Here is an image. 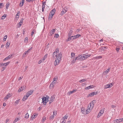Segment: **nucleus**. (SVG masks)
<instances>
[{
    "label": "nucleus",
    "mask_w": 123,
    "mask_h": 123,
    "mask_svg": "<svg viewBox=\"0 0 123 123\" xmlns=\"http://www.w3.org/2000/svg\"><path fill=\"white\" fill-rule=\"evenodd\" d=\"M59 52V50L58 48H56L54 52L55 54V56L56 57L55 61L54 63L55 66L58 65L61 60V58L62 56V53L60 52L58 54H57V53H58Z\"/></svg>",
    "instance_id": "1"
},
{
    "label": "nucleus",
    "mask_w": 123,
    "mask_h": 123,
    "mask_svg": "<svg viewBox=\"0 0 123 123\" xmlns=\"http://www.w3.org/2000/svg\"><path fill=\"white\" fill-rule=\"evenodd\" d=\"M95 102L96 101L95 100H93L88 105L86 111V112L87 114L89 113L91 111L94 106V103H95Z\"/></svg>",
    "instance_id": "2"
},
{
    "label": "nucleus",
    "mask_w": 123,
    "mask_h": 123,
    "mask_svg": "<svg viewBox=\"0 0 123 123\" xmlns=\"http://www.w3.org/2000/svg\"><path fill=\"white\" fill-rule=\"evenodd\" d=\"M91 56V55L90 54L86 55L84 54L79 55L77 56V57L79 60H83L86 59L87 58L90 57Z\"/></svg>",
    "instance_id": "3"
},
{
    "label": "nucleus",
    "mask_w": 123,
    "mask_h": 123,
    "mask_svg": "<svg viewBox=\"0 0 123 123\" xmlns=\"http://www.w3.org/2000/svg\"><path fill=\"white\" fill-rule=\"evenodd\" d=\"M48 98H47L45 97H43L42 98V103H43L44 105H46V104L48 102Z\"/></svg>",
    "instance_id": "4"
},
{
    "label": "nucleus",
    "mask_w": 123,
    "mask_h": 123,
    "mask_svg": "<svg viewBox=\"0 0 123 123\" xmlns=\"http://www.w3.org/2000/svg\"><path fill=\"white\" fill-rule=\"evenodd\" d=\"M105 109L104 108L103 109H101L99 113L97 116V118H98L103 114L105 111Z\"/></svg>",
    "instance_id": "5"
},
{
    "label": "nucleus",
    "mask_w": 123,
    "mask_h": 123,
    "mask_svg": "<svg viewBox=\"0 0 123 123\" xmlns=\"http://www.w3.org/2000/svg\"><path fill=\"white\" fill-rule=\"evenodd\" d=\"M55 11L56 10L55 9H53L51 11L49 14L50 15H51L53 16V15L55 13Z\"/></svg>",
    "instance_id": "6"
},
{
    "label": "nucleus",
    "mask_w": 123,
    "mask_h": 123,
    "mask_svg": "<svg viewBox=\"0 0 123 123\" xmlns=\"http://www.w3.org/2000/svg\"><path fill=\"white\" fill-rule=\"evenodd\" d=\"M56 31V29H53L50 31L49 32L50 35L51 36L54 34Z\"/></svg>",
    "instance_id": "7"
},
{
    "label": "nucleus",
    "mask_w": 123,
    "mask_h": 123,
    "mask_svg": "<svg viewBox=\"0 0 123 123\" xmlns=\"http://www.w3.org/2000/svg\"><path fill=\"white\" fill-rule=\"evenodd\" d=\"M77 90L75 89L72 91L68 92L67 93V94L68 95H70V94L74 92L75 91H76Z\"/></svg>",
    "instance_id": "8"
},
{
    "label": "nucleus",
    "mask_w": 123,
    "mask_h": 123,
    "mask_svg": "<svg viewBox=\"0 0 123 123\" xmlns=\"http://www.w3.org/2000/svg\"><path fill=\"white\" fill-rule=\"evenodd\" d=\"M33 91L32 90H31L30 91L28 92L26 94V95L29 97V96L31 95L33 93Z\"/></svg>",
    "instance_id": "9"
},
{
    "label": "nucleus",
    "mask_w": 123,
    "mask_h": 123,
    "mask_svg": "<svg viewBox=\"0 0 123 123\" xmlns=\"http://www.w3.org/2000/svg\"><path fill=\"white\" fill-rule=\"evenodd\" d=\"M25 89V87H24V86H21L20 88L18 90V92H20L21 91H23L24 89Z\"/></svg>",
    "instance_id": "10"
},
{
    "label": "nucleus",
    "mask_w": 123,
    "mask_h": 123,
    "mask_svg": "<svg viewBox=\"0 0 123 123\" xmlns=\"http://www.w3.org/2000/svg\"><path fill=\"white\" fill-rule=\"evenodd\" d=\"M38 114L37 113H35L32 115L31 117L32 119H34L37 116Z\"/></svg>",
    "instance_id": "11"
},
{
    "label": "nucleus",
    "mask_w": 123,
    "mask_h": 123,
    "mask_svg": "<svg viewBox=\"0 0 123 123\" xmlns=\"http://www.w3.org/2000/svg\"><path fill=\"white\" fill-rule=\"evenodd\" d=\"M94 86L93 85H91L88 87H86L85 88V90H88L91 88H93L94 87Z\"/></svg>",
    "instance_id": "12"
},
{
    "label": "nucleus",
    "mask_w": 123,
    "mask_h": 123,
    "mask_svg": "<svg viewBox=\"0 0 123 123\" xmlns=\"http://www.w3.org/2000/svg\"><path fill=\"white\" fill-rule=\"evenodd\" d=\"M12 56V55L11 54V55H9L6 58H5L4 60V61H5L6 60H8L9 59L11 58Z\"/></svg>",
    "instance_id": "13"
},
{
    "label": "nucleus",
    "mask_w": 123,
    "mask_h": 123,
    "mask_svg": "<svg viewBox=\"0 0 123 123\" xmlns=\"http://www.w3.org/2000/svg\"><path fill=\"white\" fill-rule=\"evenodd\" d=\"M81 36V35L79 34H78L76 35L73 36L74 38H72V39H76L79 37H80Z\"/></svg>",
    "instance_id": "14"
},
{
    "label": "nucleus",
    "mask_w": 123,
    "mask_h": 123,
    "mask_svg": "<svg viewBox=\"0 0 123 123\" xmlns=\"http://www.w3.org/2000/svg\"><path fill=\"white\" fill-rule=\"evenodd\" d=\"M10 94L8 93L7 94V95L5 96V97L4 98V100H6L7 99L9 98L10 97Z\"/></svg>",
    "instance_id": "15"
},
{
    "label": "nucleus",
    "mask_w": 123,
    "mask_h": 123,
    "mask_svg": "<svg viewBox=\"0 0 123 123\" xmlns=\"http://www.w3.org/2000/svg\"><path fill=\"white\" fill-rule=\"evenodd\" d=\"M29 97L26 95H24L22 99V100L23 101H24L26 100Z\"/></svg>",
    "instance_id": "16"
},
{
    "label": "nucleus",
    "mask_w": 123,
    "mask_h": 123,
    "mask_svg": "<svg viewBox=\"0 0 123 123\" xmlns=\"http://www.w3.org/2000/svg\"><path fill=\"white\" fill-rule=\"evenodd\" d=\"M111 69V68H109L106 70L104 72V73L105 74H107L109 72H110Z\"/></svg>",
    "instance_id": "17"
},
{
    "label": "nucleus",
    "mask_w": 123,
    "mask_h": 123,
    "mask_svg": "<svg viewBox=\"0 0 123 123\" xmlns=\"http://www.w3.org/2000/svg\"><path fill=\"white\" fill-rule=\"evenodd\" d=\"M110 84H108L106 85H105L104 87V89H107V88H110Z\"/></svg>",
    "instance_id": "18"
},
{
    "label": "nucleus",
    "mask_w": 123,
    "mask_h": 123,
    "mask_svg": "<svg viewBox=\"0 0 123 123\" xmlns=\"http://www.w3.org/2000/svg\"><path fill=\"white\" fill-rule=\"evenodd\" d=\"M79 60L78 58V57H76L75 59H73V60H72V61L71 62V63H74L75 62H76V60Z\"/></svg>",
    "instance_id": "19"
},
{
    "label": "nucleus",
    "mask_w": 123,
    "mask_h": 123,
    "mask_svg": "<svg viewBox=\"0 0 123 123\" xmlns=\"http://www.w3.org/2000/svg\"><path fill=\"white\" fill-rule=\"evenodd\" d=\"M24 3V0H22L21 2H20L19 3V6L21 7L23 5Z\"/></svg>",
    "instance_id": "20"
},
{
    "label": "nucleus",
    "mask_w": 123,
    "mask_h": 123,
    "mask_svg": "<svg viewBox=\"0 0 123 123\" xmlns=\"http://www.w3.org/2000/svg\"><path fill=\"white\" fill-rule=\"evenodd\" d=\"M67 11V10H65L64 9H63L61 12V15H62L63 14L65 13Z\"/></svg>",
    "instance_id": "21"
},
{
    "label": "nucleus",
    "mask_w": 123,
    "mask_h": 123,
    "mask_svg": "<svg viewBox=\"0 0 123 123\" xmlns=\"http://www.w3.org/2000/svg\"><path fill=\"white\" fill-rule=\"evenodd\" d=\"M75 53H74L72 52L71 54V58L72 59H74V58L75 56Z\"/></svg>",
    "instance_id": "22"
},
{
    "label": "nucleus",
    "mask_w": 123,
    "mask_h": 123,
    "mask_svg": "<svg viewBox=\"0 0 123 123\" xmlns=\"http://www.w3.org/2000/svg\"><path fill=\"white\" fill-rule=\"evenodd\" d=\"M10 62H7L6 63H2V64H3V65H2V66H7L10 63Z\"/></svg>",
    "instance_id": "23"
},
{
    "label": "nucleus",
    "mask_w": 123,
    "mask_h": 123,
    "mask_svg": "<svg viewBox=\"0 0 123 123\" xmlns=\"http://www.w3.org/2000/svg\"><path fill=\"white\" fill-rule=\"evenodd\" d=\"M55 85V84H53L52 83H51L49 86V88L50 89L52 88H54V86Z\"/></svg>",
    "instance_id": "24"
},
{
    "label": "nucleus",
    "mask_w": 123,
    "mask_h": 123,
    "mask_svg": "<svg viewBox=\"0 0 123 123\" xmlns=\"http://www.w3.org/2000/svg\"><path fill=\"white\" fill-rule=\"evenodd\" d=\"M94 95V92H92L89 95H88L87 96L88 97H89L90 96L92 97Z\"/></svg>",
    "instance_id": "25"
},
{
    "label": "nucleus",
    "mask_w": 123,
    "mask_h": 123,
    "mask_svg": "<svg viewBox=\"0 0 123 123\" xmlns=\"http://www.w3.org/2000/svg\"><path fill=\"white\" fill-rule=\"evenodd\" d=\"M10 5V3L9 2L7 3L6 5V9H7L9 7Z\"/></svg>",
    "instance_id": "26"
},
{
    "label": "nucleus",
    "mask_w": 123,
    "mask_h": 123,
    "mask_svg": "<svg viewBox=\"0 0 123 123\" xmlns=\"http://www.w3.org/2000/svg\"><path fill=\"white\" fill-rule=\"evenodd\" d=\"M20 118H16L15 120L13 121V123H14L17 122V121L20 120Z\"/></svg>",
    "instance_id": "27"
},
{
    "label": "nucleus",
    "mask_w": 123,
    "mask_h": 123,
    "mask_svg": "<svg viewBox=\"0 0 123 123\" xmlns=\"http://www.w3.org/2000/svg\"><path fill=\"white\" fill-rule=\"evenodd\" d=\"M29 115L28 113H26L25 115V118L26 119H27L29 117Z\"/></svg>",
    "instance_id": "28"
},
{
    "label": "nucleus",
    "mask_w": 123,
    "mask_h": 123,
    "mask_svg": "<svg viewBox=\"0 0 123 123\" xmlns=\"http://www.w3.org/2000/svg\"><path fill=\"white\" fill-rule=\"evenodd\" d=\"M44 59H41L38 62V63L39 64H40L42 62H43L44 61Z\"/></svg>",
    "instance_id": "29"
},
{
    "label": "nucleus",
    "mask_w": 123,
    "mask_h": 123,
    "mask_svg": "<svg viewBox=\"0 0 123 123\" xmlns=\"http://www.w3.org/2000/svg\"><path fill=\"white\" fill-rule=\"evenodd\" d=\"M7 15L4 14L1 17V19L2 20L4 19L5 18L7 17Z\"/></svg>",
    "instance_id": "30"
},
{
    "label": "nucleus",
    "mask_w": 123,
    "mask_h": 123,
    "mask_svg": "<svg viewBox=\"0 0 123 123\" xmlns=\"http://www.w3.org/2000/svg\"><path fill=\"white\" fill-rule=\"evenodd\" d=\"M24 20V19L23 18H22L20 22L19 23V24L20 26L21 25H22L23 21Z\"/></svg>",
    "instance_id": "31"
},
{
    "label": "nucleus",
    "mask_w": 123,
    "mask_h": 123,
    "mask_svg": "<svg viewBox=\"0 0 123 123\" xmlns=\"http://www.w3.org/2000/svg\"><path fill=\"white\" fill-rule=\"evenodd\" d=\"M72 33H73V31L71 30L70 31H69V32L68 33V37H70L72 35Z\"/></svg>",
    "instance_id": "32"
},
{
    "label": "nucleus",
    "mask_w": 123,
    "mask_h": 123,
    "mask_svg": "<svg viewBox=\"0 0 123 123\" xmlns=\"http://www.w3.org/2000/svg\"><path fill=\"white\" fill-rule=\"evenodd\" d=\"M53 17V16H52L51 15H50V14H49V15L48 17V20L49 21L51 19H52V18Z\"/></svg>",
    "instance_id": "33"
},
{
    "label": "nucleus",
    "mask_w": 123,
    "mask_h": 123,
    "mask_svg": "<svg viewBox=\"0 0 123 123\" xmlns=\"http://www.w3.org/2000/svg\"><path fill=\"white\" fill-rule=\"evenodd\" d=\"M102 57L101 56H98L95 57V58L97 59H99L102 58Z\"/></svg>",
    "instance_id": "34"
},
{
    "label": "nucleus",
    "mask_w": 123,
    "mask_h": 123,
    "mask_svg": "<svg viewBox=\"0 0 123 123\" xmlns=\"http://www.w3.org/2000/svg\"><path fill=\"white\" fill-rule=\"evenodd\" d=\"M46 119V117H43L42 118V123H43L45 120Z\"/></svg>",
    "instance_id": "35"
},
{
    "label": "nucleus",
    "mask_w": 123,
    "mask_h": 123,
    "mask_svg": "<svg viewBox=\"0 0 123 123\" xmlns=\"http://www.w3.org/2000/svg\"><path fill=\"white\" fill-rule=\"evenodd\" d=\"M55 98L54 96H52L50 99V100L53 102L54 101V99Z\"/></svg>",
    "instance_id": "36"
},
{
    "label": "nucleus",
    "mask_w": 123,
    "mask_h": 123,
    "mask_svg": "<svg viewBox=\"0 0 123 123\" xmlns=\"http://www.w3.org/2000/svg\"><path fill=\"white\" fill-rule=\"evenodd\" d=\"M85 108L83 107H82L81 109V111L83 113H84L85 112Z\"/></svg>",
    "instance_id": "37"
},
{
    "label": "nucleus",
    "mask_w": 123,
    "mask_h": 123,
    "mask_svg": "<svg viewBox=\"0 0 123 123\" xmlns=\"http://www.w3.org/2000/svg\"><path fill=\"white\" fill-rule=\"evenodd\" d=\"M59 35L58 34H55L54 36V37L57 38L59 37Z\"/></svg>",
    "instance_id": "38"
},
{
    "label": "nucleus",
    "mask_w": 123,
    "mask_h": 123,
    "mask_svg": "<svg viewBox=\"0 0 123 123\" xmlns=\"http://www.w3.org/2000/svg\"><path fill=\"white\" fill-rule=\"evenodd\" d=\"M19 16H17L16 15L15 16V17L14 18V19L15 20H16L17 21L18 20V18H19Z\"/></svg>",
    "instance_id": "39"
},
{
    "label": "nucleus",
    "mask_w": 123,
    "mask_h": 123,
    "mask_svg": "<svg viewBox=\"0 0 123 123\" xmlns=\"http://www.w3.org/2000/svg\"><path fill=\"white\" fill-rule=\"evenodd\" d=\"M29 52L27 50L25 51L23 54V56H24L25 55L28 54Z\"/></svg>",
    "instance_id": "40"
},
{
    "label": "nucleus",
    "mask_w": 123,
    "mask_h": 123,
    "mask_svg": "<svg viewBox=\"0 0 123 123\" xmlns=\"http://www.w3.org/2000/svg\"><path fill=\"white\" fill-rule=\"evenodd\" d=\"M48 55V54H46L45 55H44V57L42 59H44V60L46 59L47 58V56Z\"/></svg>",
    "instance_id": "41"
},
{
    "label": "nucleus",
    "mask_w": 123,
    "mask_h": 123,
    "mask_svg": "<svg viewBox=\"0 0 123 123\" xmlns=\"http://www.w3.org/2000/svg\"><path fill=\"white\" fill-rule=\"evenodd\" d=\"M10 43L9 41L7 42L6 44V46H7V47H9L10 45Z\"/></svg>",
    "instance_id": "42"
},
{
    "label": "nucleus",
    "mask_w": 123,
    "mask_h": 123,
    "mask_svg": "<svg viewBox=\"0 0 123 123\" xmlns=\"http://www.w3.org/2000/svg\"><path fill=\"white\" fill-rule=\"evenodd\" d=\"M7 37V35H6L5 36H4L3 38V40L4 41H6Z\"/></svg>",
    "instance_id": "43"
},
{
    "label": "nucleus",
    "mask_w": 123,
    "mask_h": 123,
    "mask_svg": "<svg viewBox=\"0 0 123 123\" xmlns=\"http://www.w3.org/2000/svg\"><path fill=\"white\" fill-rule=\"evenodd\" d=\"M86 80V79H82L79 80V82L80 83H82V82L85 81Z\"/></svg>",
    "instance_id": "44"
},
{
    "label": "nucleus",
    "mask_w": 123,
    "mask_h": 123,
    "mask_svg": "<svg viewBox=\"0 0 123 123\" xmlns=\"http://www.w3.org/2000/svg\"><path fill=\"white\" fill-rule=\"evenodd\" d=\"M28 38L27 37H26L25 38L24 42H25L27 43L28 42Z\"/></svg>",
    "instance_id": "45"
},
{
    "label": "nucleus",
    "mask_w": 123,
    "mask_h": 123,
    "mask_svg": "<svg viewBox=\"0 0 123 123\" xmlns=\"http://www.w3.org/2000/svg\"><path fill=\"white\" fill-rule=\"evenodd\" d=\"M45 6H42V11L43 12L44 11V8H45Z\"/></svg>",
    "instance_id": "46"
},
{
    "label": "nucleus",
    "mask_w": 123,
    "mask_h": 123,
    "mask_svg": "<svg viewBox=\"0 0 123 123\" xmlns=\"http://www.w3.org/2000/svg\"><path fill=\"white\" fill-rule=\"evenodd\" d=\"M71 39H72V38H71V37H70H70H68V39L67 40V41H70Z\"/></svg>",
    "instance_id": "47"
},
{
    "label": "nucleus",
    "mask_w": 123,
    "mask_h": 123,
    "mask_svg": "<svg viewBox=\"0 0 123 123\" xmlns=\"http://www.w3.org/2000/svg\"><path fill=\"white\" fill-rule=\"evenodd\" d=\"M20 99H19L18 100H17L15 101V103L17 104H18L19 102V101Z\"/></svg>",
    "instance_id": "48"
},
{
    "label": "nucleus",
    "mask_w": 123,
    "mask_h": 123,
    "mask_svg": "<svg viewBox=\"0 0 123 123\" xmlns=\"http://www.w3.org/2000/svg\"><path fill=\"white\" fill-rule=\"evenodd\" d=\"M68 116H67V115H66L63 117L65 119H67L68 118Z\"/></svg>",
    "instance_id": "49"
},
{
    "label": "nucleus",
    "mask_w": 123,
    "mask_h": 123,
    "mask_svg": "<svg viewBox=\"0 0 123 123\" xmlns=\"http://www.w3.org/2000/svg\"><path fill=\"white\" fill-rule=\"evenodd\" d=\"M20 13V12L19 11H18L17 12V13L16 15L19 17Z\"/></svg>",
    "instance_id": "50"
},
{
    "label": "nucleus",
    "mask_w": 123,
    "mask_h": 123,
    "mask_svg": "<svg viewBox=\"0 0 123 123\" xmlns=\"http://www.w3.org/2000/svg\"><path fill=\"white\" fill-rule=\"evenodd\" d=\"M36 32V31L34 29H33L32 30V32H31V33L32 34H33L35 32Z\"/></svg>",
    "instance_id": "51"
},
{
    "label": "nucleus",
    "mask_w": 123,
    "mask_h": 123,
    "mask_svg": "<svg viewBox=\"0 0 123 123\" xmlns=\"http://www.w3.org/2000/svg\"><path fill=\"white\" fill-rule=\"evenodd\" d=\"M57 77H56V78H54L53 79V81H57Z\"/></svg>",
    "instance_id": "52"
},
{
    "label": "nucleus",
    "mask_w": 123,
    "mask_h": 123,
    "mask_svg": "<svg viewBox=\"0 0 123 123\" xmlns=\"http://www.w3.org/2000/svg\"><path fill=\"white\" fill-rule=\"evenodd\" d=\"M54 117V114L51 115L50 117V119H53Z\"/></svg>",
    "instance_id": "53"
},
{
    "label": "nucleus",
    "mask_w": 123,
    "mask_h": 123,
    "mask_svg": "<svg viewBox=\"0 0 123 123\" xmlns=\"http://www.w3.org/2000/svg\"><path fill=\"white\" fill-rule=\"evenodd\" d=\"M118 119L119 120V122H118L120 123L123 122L122 118L119 119Z\"/></svg>",
    "instance_id": "54"
},
{
    "label": "nucleus",
    "mask_w": 123,
    "mask_h": 123,
    "mask_svg": "<svg viewBox=\"0 0 123 123\" xmlns=\"http://www.w3.org/2000/svg\"><path fill=\"white\" fill-rule=\"evenodd\" d=\"M3 6V4L2 3H0V8H2V6Z\"/></svg>",
    "instance_id": "55"
},
{
    "label": "nucleus",
    "mask_w": 123,
    "mask_h": 123,
    "mask_svg": "<svg viewBox=\"0 0 123 123\" xmlns=\"http://www.w3.org/2000/svg\"><path fill=\"white\" fill-rule=\"evenodd\" d=\"M114 121H115L116 122V123H119V122H119V120H118V119H116L115 121L114 120Z\"/></svg>",
    "instance_id": "56"
},
{
    "label": "nucleus",
    "mask_w": 123,
    "mask_h": 123,
    "mask_svg": "<svg viewBox=\"0 0 123 123\" xmlns=\"http://www.w3.org/2000/svg\"><path fill=\"white\" fill-rule=\"evenodd\" d=\"M119 49L120 48H116V50L117 52H118L119 51Z\"/></svg>",
    "instance_id": "57"
},
{
    "label": "nucleus",
    "mask_w": 123,
    "mask_h": 123,
    "mask_svg": "<svg viewBox=\"0 0 123 123\" xmlns=\"http://www.w3.org/2000/svg\"><path fill=\"white\" fill-rule=\"evenodd\" d=\"M23 77L22 76H21V77H19L18 78V80H21L23 78Z\"/></svg>",
    "instance_id": "58"
},
{
    "label": "nucleus",
    "mask_w": 123,
    "mask_h": 123,
    "mask_svg": "<svg viewBox=\"0 0 123 123\" xmlns=\"http://www.w3.org/2000/svg\"><path fill=\"white\" fill-rule=\"evenodd\" d=\"M46 5L45 2H43L42 3V6H45Z\"/></svg>",
    "instance_id": "59"
},
{
    "label": "nucleus",
    "mask_w": 123,
    "mask_h": 123,
    "mask_svg": "<svg viewBox=\"0 0 123 123\" xmlns=\"http://www.w3.org/2000/svg\"><path fill=\"white\" fill-rule=\"evenodd\" d=\"M32 49V47H31L30 49H28L27 51L29 52H30V51L31 49Z\"/></svg>",
    "instance_id": "60"
},
{
    "label": "nucleus",
    "mask_w": 123,
    "mask_h": 123,
    "mask_svg": "<svg viewBox=\"0 0 123 123\" xmlns=\"http://www.w3.org/2000/svg\"><path fill=\"white\" fill-rule=\"evenodd\" d=\"M42 108V107L41 106H40V107H39V108L38 109V110L39 111H40V110H41V109Z\"/></svg>",
    "instance_id": "61"
},
{
    "label": "nucleus",
    "mask_w": 123,
    "mask_h": 123,
    "mask_svg": "<svg viewBox=\"0 0 123 123\" xmlns=\"http://www.w3.org/2000/svg\"><path fill=\"white\" fill-rule=\"evenodd\" d=\"M9 120V119H7L6 121V123H7V122H8Z\"/></svg>",
    "instance_id": "62"
},
{
    "label": "nucleus",
    "mask_w": 123,
    "mask_h": 123,
    "mask_svg": "<svg viewBox=\"0 0 123 123\" xmlns=\"http://www.w3.org/2000/svg\"><path fill=\"white\" fill-rule=\"evenodd\" d=\"M111 107L112 108H115L116 107V106L114 105H112L111 106Z\"/></svg>",
    "instance_id": "63"
},
{
    "label": "nucleus",
    "mask_w": 123,
    "mask_h": 123,
    "mask_svg": "<svg viewBox=\"0 0 123 123\" xmlns=\"http://www.w3.org/2000/svg\"><path fill=\"white\" fill-rule=\"evenodd\" d=\"M56 82V81H52V82L51 83H53V84H55V83Z\"/></svg>",
    "instance_id": "64"
}]
</instances>
